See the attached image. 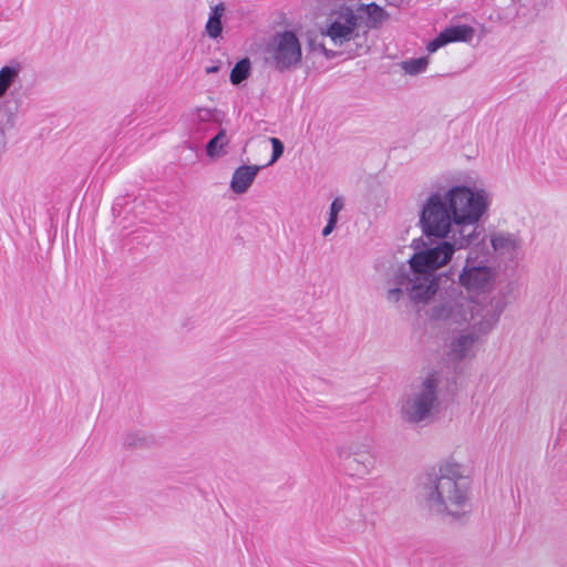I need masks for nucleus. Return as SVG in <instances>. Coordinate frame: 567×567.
Listing matches in <instances>:
<instances>
[{
  "label": "nucleus",
  "mask_w": 567,
  "mask_h": 567,
  "mask_svg": "<svg viewBox=\"0 0 567 567\" xmlns=\"http://www.w3.org/2000/svg\"><path fill=\"white\" fill-rule=\"evenodd\" d=\"M506 306L504 297H493L484 307H468L465 298L450 296L432 307L431 318L452 327L470 322V315L473 322L451 341V355L455 360H463L474 354L475 344L495 327Z\"/></svg>",
  "instance_id": "2"
},
{
  "label": "nucleus",
  "mask_w": 567,
  "mask_h": 567,
  "mask_svg": "<svg viewBox=\"0 0 567 567\" xmlns=\"http://www.w3.org/2000/svg\"><path fill=\"white\" fill-rule=\"evenodd\" d=\"M337 454L343 470L354 477H365L375 467L377 456L368 442H351L338 446Z\"/></svg>",
  "instance_id": "7"
},
{
  "label": "nucleus",
  "mask_w": 567,
  "mask_h": 567,
  "mask_svg": "<svg viewBox=\"0 0 567 567\" xmlns=\"http://www.w3.org/2000/svg\"><path fill=\"white\" fill-rule=\"evenodd\" d=\"M122 443L126 449H144L153 444V439L143 432L136 431L124 434Z\"/></svg>",
  "instance_id": "18"
},
{
  "label": "nucleus",
  "mask_w": 567,
  "mask_h": 567,
  "mask_svg": "<svg viewBox=\"0 0 567 567\" xmlns=\"http://www.w3.org/2000/svg\"><path fill=\"white\" fill-rule=\"evenodd\" d=\"M494 250L501 255H513L520 248V240L509 233H498L491 238Z\"/></svg>",
  "instance_id": "15"
},
{
  "label": "nucleus",
  "mask_w": 567,
  "mask_h": 567,
  "mask_svg": "<svg viewBox=\"0 0 567 567\" xmlns=\"http://www.w3.org/2000/svg\"><path fill=\"white\" fill-rule=\"evenodd\" d=\"M251 70V63L248 58L241 59L238 61L235 66L233 68L230 72V82L235 85L240 84L243 81H245Z\"/></svg>",
  "instance_id": "19"
},
{
  "label": "nucleus",
  "mask_w": 567,
  "mask_h": 567,
  "mask_svg": "<svg viewBox=\"0 0 567 567\" xmlns=\"http://www.w3.org/2000/svg\"><path fill=\"white\" fill-rule=\"evenodd\" d=\"M216 110L209 107H196L188 113L189 132L202 137L215 122Z\"/></svg>",
  "instance_id": "12"
},
{
  "label": "nucleus",
  "mask_w": 567,
  "mask_h": 567,
  "mask_svg": "<svg viewBox=\"0 0 567 567\" xmlns=\"http://www.w3.org/2000/svg\"><path fill=\"white\" fill-rule=\"evenodd\" d=\"M360 20L361 17L351 8L342 7L330 16V23L321 33L329 37L336 45H342L359 35Z\"/></svg>",
  "instance_id": "10"
},
{
  "label": "nucleus",
  "mask_w": 567,
  "mask_h": 567,
  "mask_svg": "<svg viewBox=\"0 0 567 567\" xmlns=\"http://www.w3.org/2000/svg\"><path fill=\"white\" fill-rule=\"evenodd\" d=\"M368 14L377 22L383 19L384 11L382 8L378 7L375 3H371L367 7Z\"/></svg>",
  "instance_id": "26"
},
{
  "label": "nucleus",
  "mask_w": 567,
  "mask_h": 567,
  "mask_svg": "<svg viewBox=\"0 0 567 567\" xmlns=\"http://www.w3.org/2000/svg\"><path fill=\"white\" fill-rule=\"evenodd\" d=\"M218 71H219V66L218 65H212V66L206 68V73L207 74L216 73Z\"/></svg>",
  "instance_id": "28"
},
{
  "label": "nucleus",
  "mask_w": 567,
  "mask_h": 567,
  "mask_svg": "<svg viewBox=\"0 0 567 567\" xmlns=\"http://www.w3.org/2000/svg\"><path fill=\"white\" fill-rule=\"evenodd\" d=\"M443 32H444L449 43L458 42V41L470 42V41H472V39L475 34L474 28H472L471 25H466V24H460V25H453L450 28H445L443 30Z\"/></svg>",
  "instance_id": "17"
},
{
  "label": "nucleus",
  "mask_w": 567,
  "mask_h": 567,
  "mask_svg": "<svg viewBox=\"0 0 567 567\" xmlns=\"http://www.w3.org/2000/svg\"><path fill=\"white\" fill-rule=\"evenodd\" d=\"M343 207H344V199L342 197H336L330 205L328 220H332V223L337 224L338 215L343 209Z\"/></svg>",
  "instance_id": "23"
},
{
  "label": "nucleus",
  "mask_w": 567,
  "mask_h": 567,
  "mask_svg": "<svg viewBox=\"0 0 567 567\" xmlns=\"http://www.w3.org/2000/svg\"><path fill=\"white\" fill-rule=\"evenodd\" d=\"M19 74V69L13 66H3L0 70V97L4 95Z\"/></svg>",
  "instance_id": "21"
},
{
  "label": "nucleus",
  "mask_w": 567,
  "mask_h": 567,
  "mask_svg": "<svg viewBox=\"0 0 567 567\" xmlns=\"http://www.w3.org/2000/svg\"><path fill=\"white\" fill-rule=\"evenodd\" d=\"M425 506L432 513L462 517L470 511V487L462 466L444 463L437 472L427 475L423 485Z\"/></svg>",
  "instance_id": "3"
},
{
  "label": "nucleus",
  "mask_w": 567,
  "mask_h": 567,
  "mask_svg": "<svg viewBox=\"0 0 567 567\" xmlns=\"http://www.w3.org/2000/svg\"><path fill=\"white\" fill-rule=\"evenodd\" d=\"M455 223L480 221L489 207V196L485 189H473L457 185L445 192Z\"/></svg>",
  "instance_id": "6"
},
{
  "label": "nucleus",
  "mask_w": 567,
  "mask_h": 567,
  "mask_svg": "<svg viewBox=\"0 0 567 567\" xmlns=\"http://www.w3.org/2000/svg\"><path fill=\"white\" fill-rule=\"evenodd\" d=\"M427 66V59L424 56L417 59H410L402 62V69L405 73L415 75L425 71Z\"/></svg>",
  "instance_id": "22"
},
{
  "label": "nucleus",
  "mask_w": 567,
  "mask_h": 567,
  "mask_svg": "<svg viewBox=\"0 0 567 567\" xmlns=\"http://www.w3.org/2000/svg\"><path fill=\"white\" fill-rule=\"evenodd\" d=\"M336 225H337V224H336V223H332V220H328V221H327V225L324 226V228H323V230H322V235H323L324 237L329 236V235L333 231V229L336 228Z\"/></svg>",
  "instance_id": "27"
},
{
  "label": "nucleus",
  "mask_w": 567,
  "mask_h": 567,
  "mask_svg": "<svg viewBox=\"0 0 567 567\" xmlns=\"http://www.w3.org/2000/svg\"><path fill=\"white\" fill-rule=\"evenodd\" d=\"M496 272L486 261L466 258L462 272L458 276L460 285L468 292H486L495 284Z\"/></svg>",
  "instance_id": "9"
},
{
  "label": "nucleus",
  "mask_w": 567,
  "mask_h": 567,
  "mask_svg": "<svg viewBox=\"0 0 567 567\" xmlns=\"http://www.w3.org/2000/svg\"><path fill=\"white\" fill-rule=\"evenodd\" d=\"M269 51L275 68L280 72L297 66L302 56L300 42L292 31L277 33Z\"/></svg>",
  "instance_id": "8"
},
{
  "label": "nucleus",
  "mask_w": 567,
  "mask_h": 567,
  "mask_svg": "<svg viewBox=\"0 0 567 567\" xmlns=\"http://www.w3.org/2000/svg\"><path fill=\"white\" fill-rule=\"evenodd\" d=\"M270 142L272 145V155H271V159L268 162L267 166L272 165L284 154V150H285V146L279 138L271 137Z\"/></svg>",
  "instance_id": "24"
},
{
  "label": "nucleus",
  "mask_w": 567,
  "mask_h": 567,
  "mask_svg": "<svg viewBox=\"0 0 567 567\" xmlns=\"http://www.w3.org/2000/svg\"><path fill=\"white\" fill-rule=\"evenodd\" d=\"M323 53H324V55H326L327 58H330V56H332V55H333V53H332L331 51H329V50H327V49H324V48H323Z\"/></svg>",
  "instance_id": "29"
},
{
  "label": "nucleus",
  "mask_w": 567,
  "mask_h": 567,
  "mask_svg": "<svg viewBox=\"0 0 567 567\" xmlns=\"http://www.w3.org/2000/svg\"><path fill=\"white\" fill-rule=\"evenodd\" d=\"M17 111L18 105L13 100L4 99L0 103V147L6 144L4 132L13 126Z\"/></svg>",
  "instance_id": "14"
},
{
  "label": "nucleus",
  "mask_w": 567,
  "mask_h": 567,
  "mask_svg": "<svg viewBox=\"0 0 567 567\" xmlns=\"http://www.w3.org/2000/svg\"><path fill=\"white\" fill-rule=\"evenodd\" d=\"M440 384L437 372H430L414 383L402 399L400 412L403 421L419 424L430 420L440 408Z\"/></svg>",
  "instance_id": "4"
},
{
  "label": "nucleus",
  "mask_w": 567,
  "mask_h": 567,
  "mask_svg": "<svg viewBox=\"0 0 567 567\" xmlns=\"http://www.w3.org/2000/svg\"><path fill=\"white\" fill-rule=\"evenodd\" d=\"M228 144V138L225 130H220L206 145V153L209 157H217L221 155V150Z\"/></svg>",
  "instance_id": "20"
},
{
  "label": "nucleus",
  "mask_w": 567,
  "mask_h": 567,
  "mask_svg": "<svg viewBox=\"0 0 567 567\" xmlns=\"http://www.w3.org/2000/svg\"><path fill=\"white\" fill-rule=\"evenodd\" d=\"M453 223H455V218L446 199V194L441 192L431 193L420 210L419 226L422 235L427 239H447Z\"/></svg>",
  "instance_id": "5"
},
{
  "label": "nucleus",
  "mask_w": 567,
  "mask_h": 567,
  "mask_svg": "<svg viewBox=\"0 0 567 567\" xmlns=\"http://www.w3.org/2000/svg\"><path fill=\"white\" fill-rule=\"evenodd\" d=\"M447 43H449L447 39H446L444 32L442 31L435 39H433L431 42H429L426 49L430 53H433Z\"/></svg>",
  "instance_id": "25"
},
{
  "label": "nucleus",
  "mask_w": 567,
  "mask_h": 567,
  "mask_svg": "<svg viewBox=\"0 0 567 567\" xmlns=\"http://www.w3.org/2000/svg\"><path fill=\"white\" fill-rule=\"evenodd\" d=\"M481 235L482 228L478 226V221H463L453 223L449 238L455 249H463L478 241Z\"/></svg>",
  "instance_id": "11"
},
{
  "label": "nucleus",
  "mask_w": 567,
  "mask_h": 567,
  "mask_svg": "<svg viewBox=\"0 0 567 567\" xmlns=\"http://www.w3.org/2000/svg\"><path fill=\"white\" fill-rule=\"evenodd\" d=\"M262 166L241 165L237 167L233 174L230 188L235 194H244L251 186L258 172Z\"/></svg>",
  "instance_id": "13"
},
{
  "label": "nucleus",
  "mask_w": 567,
  "mask_h": 567,
  "mask_svg": "<svg viewBox=\"0 0 567 567\" xmlns=\"http://www.w3.org/2000/svg\"><path fill=\"white\" fill-rule=\"evenodd\" d=\"M224 12H225V6L223 2L216 4L215 7L212 8V11H210L208 21L206 22L205 29H206L207 34L213 39L218 38L223 32L221 18L224 16Z\"/></svg>",
  "instance_id": "16"
},
{
  "label": "nucleus",
  "mask_w": 567,
  "mask_h": 567,
  "mask_svg": "<svg viewBox=\"0 0 567 567\" xmlns=\"http://www.w3.org/2000/svg\"><path fill=\"white\" fill-rule=\"evenodd\" d=\"M414 244L417 251L409 260L410 268L395 274L394 287L386 292L390 302H398L403 293L414 302H426L437 290L434 271L446 265L456 250L446 239L423 236Z\"/></svg>",
  "instance_id": "1"
}]
</instances>
